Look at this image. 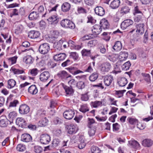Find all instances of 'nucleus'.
<instances>
[{
	"instance_id": "nucleus-1",
	"label": "nucleus",
	"mask_w": 153,
	"mask_h": 153,
	"mask_svg": "<svg viewBox=\"0 0 153 153\" xmlns=\"http://www.w3.org/2000/svg\"><path fill=\"white\" fill-rule=\"evenodd\" d=\"M61 26L66 28L74 29L75 28V25L72 21L69 19H62L60 22Z\"/></svg>"
},
{
	"instance_id": "nucleus-2",
	"label": "nucleus",
	"mask_w": 153,
	"mask_h": 153,
	"mask_svg": "<svg viewBox=\"0 0 153 153\" xmlns=\"http://www.w3.org/2000/svg\"><path fill=\"white\" fill-rule=\"evenodd\" d=\"M50 50L49 44L45 43L41 45L39 48V52L42 54H45L47 53Z\"/></svg>"
},
{
	"instance_id": "nucleus-3",
	"label": "nucleus",
	"mask_w": 153,
	"mask_h": 153,
	"mask_svg": "<svg viewBox=\"0 0 153 153\" xmlns=\"http://www.w3.org/2000/svg\"><path fill=\"white\" fill-rule=\"evenodd\" d=\"M68 132L70 134H75L78 130V128L76 125L73 124H68L66 127Z\"/></svg>"
},
{
	"instance_id": "nucleus-4",
	"label": "nucleus",
	"mask_w": 153,
	"mask_h": 153,
	"mask_svg": "<svg viewBox=\"0 0 153 153\" xmlns=\"http://www.w3.org/2000/svg\"><path fill=\"white\" fill-rule=\"evenodd\" d=\"M63 115L65 119L71 120L74 116L75 112L74 110L69 109L64 111Z\"/></svg>"
},
{
	"instance_id": "nucleus-5",
	"label": "nucleus",
	"mask_w": 153,
	"mask_h": 153,
	"mask_svg": "<svg viewBox=\"0 0 153 153\" xmlns=\"http://www.w3.org/2000/svg\"><path fill=\"white\" fill-rule=\"evenodd\" d=\"M40 142L43 144H48L51 141L50 136L48 134H42L40 136Z\"/></svg>"
},
{
	"instance_id": "nucleus-6",
	"label": "nucleus",
	"mask_w": 153,
	"mask_h": 153,
	"mask_svg": "<svg viewBox=\"0 0 153 153\" xmlns=\"http://www.w3.org/2000/svg\"><path fill=\"white\" fill-rule=\"evenodd\" d=\"M58 77L63 81L71 77V76L65 71H59L57 74Z\"/></svg>"
},
{
	"instance_id": "nucleus-7",
	"label": "nucleus",
	"mask_w": 153,
	"mask_h": 153,
	"mask_svg": "<svg viewBox=\"0 0 153 153\" xmlns=\"http://www.w3.org/2000/svg\"><path fill=\"white\" fill-rule=\"evenodd\" d=\"M133 23V21L131 19L125 20L121 23V27L123 30H125L129 27L132 25Z\"/></svg>"
},
{
	"instance_id": "nucleus-8",
	"label": "nucleus",
	"mask_w": 153,
	"mask_h": 153,
	"mask_svg": "<svg viewBox=\"0 0 153 153\" xmlns=\"http://www.w3.org/2000/svg\"><path fill=\"white\" fill-rule=\"evenodd\" d=\"M111 64L108 62H103L100 66L101 71L103 72H108L111 68Z\"/></svg>"
},
{
	"instance_id": "nucleus-9",
	"label": "nucleus",
	"mask_w": 153,
	"mask_h": 153,
	"mask_svg": "<svg viewBox=\"0 0 153 153\" xmlns=\"http://www.w3.org/2000/svg\"><path fill=\"white\" fill-rule=\"evenodd\" d=\"M61 85L64 89L66 96H70L73 95L74 91L71 86H68L63 83H61Z\"/></svg>"
},
{
	"instance_id": "nucleus-10",
	"label": "nucleus",
	"mask_w": 153,
	"mask_h": 153,
	"mask_svg": "<svg viewBox=\"0 0 153 153\" xmlns=\"http://www.w3.org/2000/svg\"><path fill=\"white\" fill-rule=\"evenodd\" d=\"M29 107L25 104L21 105L19 109V113L21 114H25L30 111Z\"/></svg>"
},
{
	"instance_id": "nucleus-11",
	"label": "nucleus",
	"mask_w": 153,
	"mask_h": 153,
	"mask_svg": "<svg viewBox=\"0 0 153 153\" xmlns=\"http://www.w3.org/2000/svg\"><path fill=\"white\" fill-rule=\"evenodd\" d=\"M113 76L111 75H107L104 77V82L105 85L109 86L113 81Z\"/></svg>"
},
{
	"instance_id": "nucleus-12",
	"label": "nucleus",
	"mask_w": 153,
	"mask_h": 153,
	"mask_svg": "<svg viewBox=\"0 0 153 153\" xmlns=\"http://www.w3.org/2000/svg\"><path fill=\"white\" fill-rule=\"evenodd\" d=\"M16 123L19 126L22 128L25 127L26 122L25 120L22 117H18L16 120Z\"/></svg>"
},
{
	"instance_id": "nucleus-13",
	"label": "nucleus",
	"mask_w": 153,
	"mask_h": 153,
	"mask_svg": "<svg viewBox=\"0 0 153 153\" xmlns=\"http://www.w3.org/2000/svg\"><path fill=\"white\" fill-rule=\"evenodd\" d=\"M32 140V137L28 134H23L21 136V140L23 142H29L31 141Z\"/></svg>"
},
{
	"instance_id": "nucleus-14",
	"label": "nucleus",
	"mask_w": 153,
	"mask_h": 153,
	"mask_svg": "<svg viewBox=\"0 0 153 153\" xmlns=\"http://www.w3.org/2000/svg\"><path fill=\"white\" fill-rule=\"evenodd\" d=\"M105 56L110 61L114 62L118 58V54L112 53L111 52H108L106 54Z\"/></svg>"
},
{
	"instance_id": "nucleus-15",
	"label": "nucleus",
	"mask_w": 153,
	"mask_h": 153,
	"mask_svg": "<svg viewBox=\"0 0 153 153\" xmlns=\"http://www.w3.org/2000/svg\"><path fill=\"white\" fill-rule=\"evenodd\" d=\"M128 145L131 148L135 149H139L140 147L139 143L134 140L128 141Z\"/></svg>"
},
{
	"instance_id": "nucleus-16",
	"label": "nucleus",
	"mask_w": 153,
	"mask_h": 153,
	"mask_svg": "<svg viewBox=\"0 0 153 153\" xmlns=\"http://www.w3.org/2000/svg\"><path fill=\"white\" fill-rule=\"evenodd\" d=\"M50 24L55 25L57 24L59 21V19L56 15H53L47 19Z\"/></svg>"
},
{
	"instance_id": "nucleus-17",
	"label": "nucleus",
	"mask_w": 153,
	"mask_h": 153,
	"mask_svg": "<svg viewBox=\"0 0 153 153\" xmlns=\"http://www.w3.org/2000/svg\"><path fill=\"white\" fill-rule=\"evenodd\" d=\"M66 57V55L65 53H60L54 55L53 59L56 61H62L64 60Z\"/></svg>"
},
{
	"instance_id": "nucleus-18",
	"label": "nucleus",
	"mask_w": 153,
	"mask_h": 153,
	"mask_svg": "<svg viewBox=\"0 0 153 153\" xmlns=\"http://www.w3.org/2000/svg\"><path fill=\"white\" fill-rule=\"evenodd\" d=\"M50 74L48 71L42 72L40 75V79L41 81L45 82L50 77Z\"/></svg>"
},
{
	"instance_id": "nucleus-19",
	"label": "nucleus",
	"mask_w": 153,
	"mask_h": 153,
	"mask_svg": "<svg viewBox=\"0 0 153 153\" xmlns=\"http://www.w3.org/2000/svg\"><path fill=\"white\" fill-rule=\"evenodd\" d=\"M40 35V33L38 31L32 30L28 33V36L29 38L34 39L39 37Z\"/></svg>"
},
{
	"instance_id": "nucleus-20",
	"label": "nucleus",
	"mask_w": 153,
	"mask_h": 153,
	"mask_svg": "<svg viewBox=\"0 0 153 153\" xmlns=\"http://www.w3.org/2000/svg\"><path fill=\"white\" fill-rule=\"evenodd\" d=\"M95 13L100 16H103L105 13V11L104 8L100 6H97L95 9Z\"/></svg>"
},
{
	"instance_id": "nucleus-21",
	"label": "nucleus",
	"mask_w": 153,
	"mask_h": 153,
	"mask_svg": "<svg viewBox=\"0 0 153 153\" xmlns=\"http://www.w3.org/2000/svg\"><path fill=\"white\" fill-rule=\"evenodd\" d=\"M102 31V28L99 25H95L93 27L92 31L93 34L97 35L99 34Z\"/></svg>"
},
{
	"instance_id": "nucleus-22",
	"label": "nucleus",
	"mask_w": 153,
	"mask_h": 153,
	"mask_svg": "<svg viewBox=\"0 0 153 153\" xmlns=\"http://www.w3.org/2000/svg\"><path fill=\"white\" fill-rule=\"evenodd\" d=\"M128 56L127 52L125 51H121L118 54V58L120 61H123L125 60Z\"/></svg>"
},
{
	"instance_id": "nucleus-23",
	"label": "nucleus",
	"mask_w": 153,
	"mask_h": 153,
	"mask_svg": "<svg viewBox=\"0 0 153 153\" xmlns=\"http://www.w3.org/2000/svg\"><path fill=\"white\" fill-rule=\"evenodd\" d=\"M127 83V80L125 77H120L118 78L117 79V83L120 86H124L126 85Z\"/></svg>"
},
{
	"instance_id": "nucleus-24",
	"label": "nucleus",
	"mask_w": 153,
	"mask_h": 153,
	"mask_svg": "<svg viewBox=\"0 0 153 153\" xmlns=\"http://www.w3.org/2000/svg\"><path fill=\"white\" fill-rule=\"evenodd\" d=\"M100 26L104 29H106L108 28L109 27V25L107 20L105 19H101L100 22Z\"/></svg>"
},
{
	"instance_id": "nucleus-25",
	"label": "nucleus",
	"mask_w": 153,
	"mask_h": 153,
	"mask_svg": "<svg viewBox=\"0 0 153 153\" xmlns=\"http://www.w3.org/2000/svg\"><path fill=\"white\" fill-rule=\"evenodd\" d=\"M34 61L33 57L30 55L25 56L23 59V61L26 64L30 65L32 64Z\"/></svg>"
},
{
	"instance_id": "nucleus-26",
	"label": "nucleus",
	"mask_w": 153,
	"mask_h": 153,
	"mask_svg": "<svg viewBox=\"0 0 153 153\" xmlns=\"http://www.w3.org/2000/svg\"><path fill=\"white\" fill-rule=\"evenodd\" d=\"M69 72L73 75H75L80 73H83L84 72L79 70H78L76 67H71L68 68Z\"/></svg>"
},
{
	"instance_id": "nucleus-27",
	"label": "nucleus",
	"mask_w": 153,
	"mask_h": 153,
	"mask_svg": "<svg viewBox=\"0 0 153 153\" xmlns=\"http://www.w3.org/2000/svg\"><path fill=\"white\" fill-rule=\"evenodd\" d=\"M153 144V141L149 139H146L144 140L142 143V145L146 147H149Z\"/></svg>"
},
{
	"instance_id": "nucleus-28",
	"label": "nucleus",
	"mask_w": 153,
	"mask_h": 153,
	"mask_svg": "<svg viewBox=\"0 0 153 153\" xmlns=\"http://www.w3.org/2000/svg\"><path fill=\"white\" fill-rule=\"evenodd\" d=\"M59 33L56 31H54L53 32L51 35L49 36V39L50 42H53L58 38Z\"/></svg>"
},
{
	"instance_id": "nucleus-29",
	"label": "nucleus",
	"mask_w": 153,
	"mask_h": 153,
	"mask_svg": "<svg viewBox=\"0 0 153 153\" xmlns=\"http://www.w3.org/2000/svg\"><path fill=\"white\" fill-rule=\"evenodd\" d=\"M28 91L31 94L34 95L37 93L38 90L35 85H32L29 88Z\"/></svg>"
},
{
	"instance_id": "nucleus-30",
	"label": "nucleus",
	"mask_w": 153,
	"mask_h": 153,
	"mask_svg": "<svg viewBox=\"0 0 153 153\" xmlns=\"http://www.w3.org/2000/svg\"><path fill=\"white\" fill-rule=\"evenodd\" d=\"M70 4L67 2L63 3L61 6L62 10L64 12L68 11L70 9Z\"/></svg>"
},
{
	"instance_id": "nucleus-31",
	"label": "nucleus",
	"mask_w": 153,
	"mask_h": 153,
	"mask_svg": "<svg viewBox=\"0 0 153 153\" xmlns=\"http://www.w3.org/2000/svg\"><path fill=\"white\" fill-rule=\"evenodd\" d=\"M120 3L119 0H114L110 3V7L113 9H116L119 7Z\"/></svg>"
},
{
	"instance_id": "nucleus-32",
	"label": "nucleus",
	"mask_w": 153,
	"mask_h": 153,
	"mask_svg": "<svg viewBox=\"0 0 153 153\" xmlns=\"http://www.w3.org/2000/svg\"><path fill=\"white\" fill-rule=\"evenodd\" d=\"M10 70L14 74L19 75L25 73L24 70L16 68L14 67H11Z\"/></svg>"
},
{
	"instance_id": "nucleus-33",
	"label": "nucleus",
	"mask_w": 153,
	"mask_h": 153,
	"mask_svg": "<svg viewBox=\"0 0 153 153\" xmlns=\"http://www.w3.org/2000/svg\"><path fill=\"white\" fill-rule=\"evenodd\" d=\"M39 16V14L37 12H32L30 13L29 16V18L30 20H33L37 19Z\"/></svg>"
},
{
	"instance_id": "nucleus-34",
	"label": "nucleus",
	"mask_w": 153,
	"mask_h": 153,
	"mask_svg": "<svg viewBox=\"0 0 153 153\" xmlns=\"http://www.w3.org/2000/svg\"><path fill=\"white\" fill-rule=\"evenodd\" d=\"M90 104L91 106L94 108H97L102 105V102L100 101H95L91 102Z\"/></svg>"
},
{
	"instance_id": "nucleus-35",
	"label": "nucleus",
	"mask_w": 153,
	"mask_h": 153,
	"mask_svg": "<svg viewBox=\"0 0 153 153\" xmlns=\"http://www.w3.org/2000/svg\"><path fill=\"white\" fill-rule=\"evenodd\" d=\"M17 116V113L15 111L10 112L8 115V118L10 122L15 120Z\"/></svg>"
},
{
	"instance_id": "nucleus-36",
	"label": "nucleus",
	"mask_w": 153,
	"mask_h": 153,
	"mask_svg": "<svg viewBox=\"0 0 153 153\" xmlns=\"http://www.w3.org/2000/svg\"><path fill=\"white\" fill-rule=\"evenodd\" d=\"M113 49L116 51H120L122 48V45L121 42L120 41H117L115 43L113 46Z\"/></svg>"
},
{
	"instance_id": "nucleus-37",
	"label": "nucleus",
	"mask_w": 153,
	"mask_h": 153,
	"mask_svg": "<svg viewBox=\"0 0 153 153\" xmlns=\"http://www.w3.org/2000/svg\"><path fill=\"white\" fill-rule=\"evenodd\" d=\"M80 111L83 113L89 111V109L87 104H84L80 105V108H79Z\"/></svg>"
},
{
	"instance_id": "nucleus-38",
	"label": "nucleus",
	"mask_w": 153,
	"mask_h": 153,
	"mask_svg": "<svg viewBox=\"0 0 153 153\" xmlns=\"http://www.w3.org/2000/svg\"><path fill=\"white\" fill-rule=\"evenodd\" d=\"M7 88L9 89L13 88L16 85V81L13 79H10L8 81Z\"/></svg>"
},
{
	"instance_id": "nucleus-39",
	"label": "nucleus",
	"mask_w": 153,
	"mask_h": 153,
	"mask_svg": "<svg viewBox=\"0 0 153 153\" xmlns=\"http://www.w3.org/2000/svg\"><path fill=\"white\" fill-rule=\"evenodd\" d=\"M144 26L143 24H139L137 25V32L141 34H143L144 31Z\"/></svg>"
},
{
	"instance_id": "nucleus-40",
	"label": "nucleus",
	"mask_w": 153,
	"mask_h": 153,
	"mask_svg": "<svg viewBox=\"0 0 153 153\" xmlns=\"http://www.w3.org/2000/svg\"><path fill=\"white\" fill-rule=\"evenodd\" d=\"M83 56H90L91 55V50L84 49L81 51Z\"/></svg>"
},
{
	"instance_id": "nucleus-41",
	"label": "nucleus",
	"mask_w": 153,
	"mask_h": 153,
	"mask_svg": "<svg viewBox=\"0 0 153 153\" xmlns=\"http://www.w3.org/2000/svg\"><path fill=\"white\" fill-rule=\"evenodd\" d=\"M23 26L21 25H17L15 30V32L16 34H19L22 32L23 29Z\"/></svg>"
},
{
	"instance_id": "nucleus-42",
	"label": "nucleus",
	"mask_w": 153,
	"mask_h": 153,
	"mask_svg": "<svg viewBox=\"0 0 153 153\" xmlns=\"http://www.w3.org/2000/svg\"><path fill=\"white\" fill-rule=\"evenodd\" d=\"M79 143L78 146V148L80 149H82L84 148L86 145V143L84 142V140L83 138L81 139V137L79 138Z\"/></svg>"
},
{
	"instance_id": "nucleus-43",
	"label": "nucleus",
	"mask_w": 153,
	"mask_h": 153,
	"mask_svg": "<svg viewBox=\"0 0 153 153\" xmlns=\"http://www.w3.org/2000/svg\"><path fill=\"white\" fill-rule=\"evenodd\" d=\"M48 120L46 117H45L39 121V125L41 126H45L48 124Z\"/></svg>"
},
{
	"instance_id": "nucleus-44",
	"label": "nucleus",
	"mask_w": 153,
	"mask_h": 153,
	"mask_svg": "<svg viewBox=\"0 0 153 153\" xmlns=\"http://www.w3.org/2000/svg\"><path fill=\"white\" fill-rule=\"evenodd\" d=\"M98 73H94L91 74L89 77L90 80L91 82H94L98 78Z\"/></svg>"
},
{
	"instance_id": "nucleus-45",
	"label": "nucleus",
	"mask_w": 153,
	"mask_h": 153,
	"mask_svg": "<svg viewBox=\"0 0 153 153\" xmlns=\"http://www.w3.org/2000/svg\"><path fill=\"white\" fill-rule=\"evenodd\" d=\"M17 58V57L16 56L8 58V60L9 64L11 65L15 64L16 62Z\"/></svg>"
},
{
	"instance_id": "nucleus-46",
	"label": "nucleus",
	"mask_w": 153,
	"mask_h": 153,
	"mask_svg": "<svg viewBox=\"0 0 153 153\" xmlns=\"http://www.w3.org/2000/svg\"><path fill=\"white\" fill-rule=\"evenodd\" d=\"M131 65L130 62L128 61L122 65V68L123 70L127 71L129 69Z\"/></svg>"
},
{
	"instance_id": "nucleus-47",
	"label": "nucleus",
	"mask_w": 153,
	"mask_h": 153,
	"mask_svg": "<svg viewBox=\"0 0 153 153\" xmlns=\"http://www.w3.org/2000/svg\"><path fill=\"white\" fill-rule=\"evenodd\" d=\"M94 123L95 121L93 119L88 118V126L89 128L95 127L94 126Z\"/></svg>"
},
{
	"instance_id": "nucleus-48",
	"label": "nucleus",
	"mask_w": 153,
	"mask_h": 153,
	"mask_svg": "<svg viewBox=\"0 0 153 153\" xmlns=\"http://www.w3.org/2000/svg\"><path fill=\"white\" fill-rule=\"evenodd\" d=\"M16 149L19 151L23 152L26 149L25 146L22 144H19L16 147Z\"/></svg>"
},
{
	"instance_id": "nucleus-49",
	"label": "nucleus",
	"mask_w": 153,
	"mask_h": 153,
	"mask_svg": "<svg viewBox=\"0 0 153 153\" xmlns=\"http://www.w3.org/2000/svg\"><path fill=\"white\" fill-rule=\"evenodd\" d=\"M91 153H100V149L97 146H93L91 148Z\"/></svg>"
},
{
	"instance_id": "nucleus-50",
	"label": "nucleus",
	"mask_w": 153,
	"mask_h": 153,
	"mask_svg": "<svg viewBox=\"0 0 153 153\" xmlns=\"http://www.w3.org/2000/svg\"><path fill=\"white\" fill-rule=\"evenodd\" d=\"M70 58H72L75 60H78L79 58L78 54L76 52L70 53Z\"/></svg>"
},
{
	"instance_id": "nucleus-51",
	"label": "nucleus",
	"mask_w": 153,
	"mask_h": 153,
	"mask_svg": "<svg viewBox=\"0 0 153 153\" xmlns=\"http://www.w3.org/2000/svg\"><path fill=\"white\" fill-rule=\"evenodd\" d=\"M89 129L88 130V134L90 137L94 136L95 133L96 129L95 127L93 128H89Z\"/></svg>"
},
{
	"instance_id": "nucleus-52",
	"label": "nucleus",
	"mask_w": 153,
	"mask_h": 153,
	"mask_svg": "<svg viewBox=\"0 0 153 153\" xmlns=\"http://www.w3.org/2000/svg\"><path fill=\"white\" fill-rule=\"evenodd\" d=\"M129 10V9L128 7L126 6H124L121 8L120 12L121 13L124 14L128 12Z\"/></svg>"
},
{
	"instance_id": "nucleus-53",
	"label": "nucleus",
	"mask_w": 153,
	"mask_h": 153,
	"mask_svg": "<svg viewBox=\"0 0 153 153\" xmlns=\"http://www.w3.org/2000/svg\"><path fill=\"white\" fill-rule=\"evenodd\" d=\"M129 123L131 124H135L137 123L138 121L135 118H132L131 117H128L127 119Z\"/></svg>"
},
{
	"instance_id": "nucleus-54",
	"label": "nucleus",
	"mask_w": 153,
	"mask_h": 153,
	"mask_svg": "<svg viewBox=\"0 0 153 153\" xmlns=\"http://www.w3.org/2000/svg\"><path fill=\"white\" fill-rule=\"evenodd\" d=\"M39 72V71L36 68H33L30 70V73L33 76H36Z\"/></svg>"
},
{
	"instance_id": "nucleus-55",
	"label": "nucleus",
	"mask_w": 153,
	"mask_h": 153,
	"mask_svg": "<svg viewBox=\"0 0 153 153\" xmlns=\"http://www.w3.org/2000/svg\"><path fill=\"white\" fill-rule=\"evenodd\" d=\"M144 80L147 82H150L151 81L150 76L149 74H142Z\"/></svg>"
},
{
	"instance_id": "nucleus-56",
	"label": "nucleus",
	"mask_w": 153,
	"mask_h": 153,
	"mask_svg": "<svg viewBox=\"0 0 153 153\" xmlns=\"http://www.w3.org/2000/svg\"><path fill=\"white\" fill-rule=\"evenodd\" d=\"M43 149L40 146H37L34 147V151L36 153H40L42 152Z\"/></svg>"
},
{
	"instance_id": "nucleus-57",
	"label": "nucleus",
	"mask_w": 153,
	"mask_h": 153,
	"mask_svg": "<svg viewBox=\"0 0 153 153\" xmlns=\"http://www.w3.org/2000/svg\"><path fill=\"white\" fill-rule=\"evenodd\" d=\"M10 140L9 137H7L5 140L2 142V146H7L9 144Z\"/></svg>"
},
{
	"instance_id": "nucleus-58",
	"label": "nucleus",
	"mask_w": 153,
	"mask_h": 153,
	"mask_svg": "<svg viewBox=\"0 0 153 153\" xmlns=\"http://www.w3.org/2000/svg\"><path fill=\"white\" fill-rule=\"evenodd\" d=\"M60 142V141L59 139H54L52 143L53 146L55 147L57 146L59 144Z\"/></svg>"
},
{
	"instance_id": "nucleus-59",
	"label": "nucleus",
	"mask_w": 153,
	"mask_h": 153,
	"mask_svg": "<svg viewBox=\"0 0 153 153\" xmlns=\"http://www.w3.org/2000/svg\"><path fill=\"white\" fill-rule=\"evenodd\" d=\"M120 126L117 123L113 124V131H118L120 128Z\"/></svg>"
},
{
	"instance_id": "nucleus-60",
	"label": "nucleus",
	"mask_w": 153,
	"mask_h": 153,
	"mask_svg": "<svg viewBox=\"0 0 153 153\" xmlns=\"http://www.w3.org/2000/svg\"><path fill=\"white\" fill-rule=\"evenodd\" d=\"M87 18L88 19V20L87 22V23H94L96 22V20L94 19L92 16L90 15L88 16Z\"/></svg>"
},
{
	"instance_id": "nucleus-61",
	"label": "nucleus",
	"mask_w": 153,
	"mask_h": 153,
	"mask_svg": "<svg viewBox=\"0 0 153 153\" xmlns=\"http://www.w3.org/2000/svg\"><path fill=\"white\" fill-rule=\"evenodd\" d=\"M77 86L79 89H82L85 87V85L84 83L82 81H80L77 83Z\"/></svg>"
},
{
	"instance_id": "nucleus-62",
	"label": "nucleus",
	"mask_w": 153,
	"mask_h": 153,
	"mask_svg": "<svg viewBox=\"0 0 153 153\" xmlns=\"http://www.w3.org/2000/svg\"><path fill=\"white\" fill-rule=\"evenodd\" d=\"M62 42L63 41L62 40H59L58 42L57 43V46L56 47V49H56L57 50H58L59 51L62 50V45L61 44L62 43Z\"/></svg>"
},
{
	"instance_id": "nucleus-63",
	"label": "nucleus",
	"mask_w": 153,
	"mask_h": 153,
	"mask_svg": "<svg viewBox=\"0 0 153 153\" xmlns=\"http://www.w3.org/2000/svg\"><path fill=\"white\" fill-rule=\"evenodd\" d=\"M18 103L19 102L17 100H15L10 103L9 106L10 107H15Z\"/></svg>"
},
{
	"instance_id": "nucleus-64",
	"label": "nucleus",
	"mask_w": 153,
	"mask_h": 153,
	"mask_svg": "<svg viewBox=\"0 0 153 153\" xmlns=\"http://www.w3.org/2000/svg\"><path fill=\"white\" fill-rule=\"evenodd\" d=\"M148 32L147 31H146L143 38V42L144 43H148Z\"/></svg>"
}]
</instances>
